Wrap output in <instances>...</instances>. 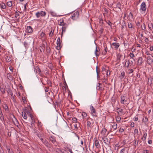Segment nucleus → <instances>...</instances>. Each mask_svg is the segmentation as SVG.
Returning a JSON list of instances; mask_svg holds the SVG:
<instances>
[{
	"mask_svg": "<svg viewBox=\"0 0 153 153\" xmlns=\"http://www.w3.org/2000/svg\"><path fill=\"white\" fill-rule=\"evenodd\" d=\"M49 140L53 144H54L56 142V138L55 137L53 136H51L49 138Z\"/></svg>",
	"mask_w": 153,
	"mask_h": 153,
	"instance_id": "nucleus-10",
	"label": "nucleus"
},
{
	"mask_svg": "<svg viewBox=\"0 0 153 153\" xmlns=\"http://www.w3.org/2000/svg\"><path fill=\"white\" fill-rule=\"evenodd\" d=\"M138 129L137 128L135 129L134 130V135H135L136 134H138Z\"/></svg>",
	"mask_w": 153,
	"mask_h": 153,
	"instance_id": "nucleus-45",
	"label": "nucleus"
},
{
	"mask_svg": "<svg viewBox=\"0 0 153 153\" xmlns=\"http://www.w3.org/2000/svg\"><path fill=\"white\" fill-rule=\"evenodd\" d=\"M124 131V129L123 128H120L119 129V131L120 133H122Z\"/></svg>",
	"mask_w": 153,
	"mask_h": 153,
	"instance_id": "nucleus-43",
	"label": "nucleus"
},
{
	"mask_svg": "<svg viewBox=\"0 0 153 153\" xmlns=\"http://www.w3.org/2000/svg\"><path fill=\"white\" fill-rule=\"evenodd\" d=\"M146 9V5L144 2H142L140 6V10L142 11H145Z\"/></svg>",
	"mask_w": 153,
	"mask_h": 153,
	"instance_id": "nucleus-5",
	"label": "nucleus"
},
{
	"mask_svg": "<svg viewBox=\"0 0 153 153\" xmlns=\"http://www.w3.org/2000/svg\"><path fill=\"white\" fill-rule=\"evenodd\" d=\"M129 56H130V59H133L134 62H135V60L134 58V54L133 53H130L129 54Z\"/></svg>",
	"mask_w": 153,
	"mask_h": 153,
	"instance_id": "nucleus-31",
	"label": "nucleus"
},
{
	"mask_svg": "<svg viewBox=\"0 0 153 153\" xmlns=\"http://www.w3.org/2000/svg\"><path fill=\"white\" fill-rule=\"evenodd\" d=\"M68 27V25L66 23H64L62 27V33L63 32H65L66 28Z\"/></svg>",
	"mask_w": 153,
	"mask_h": 153,
	"instance_id": "nucleus-8",
	"label": "nucleus"
},
{
	"mask_svg": "<svg viewBox=\"0 0 153 153\" xmlns=\"http://www.w3.org/2000/svg\"><path fill=\"white\" fill-rule=\"evenodd\" d=\"M125 61H126L125 63V65H127L126 66V67L127 68H128L129 67V66L130 64V62H129V60H127L126 59Z\"/></svg>",
	"mask_w": 153,
	"mask_h": 153,
	"instance_id": "nucleus-24",
	"label": "nucleus"
},
{
	"mask_svg": "<svg viewBox=\"0 0 153 153\" xmlns=\"http://www.w3.org/2000/svg\"><path fill=\"white\" fill-rule=\"evenodd\" d=\"M7 92L8 93H12V91L10 89H9L8 90V91H7Z\"/></svg>",
	"mask_w": 153,
	"mask_h": 153,
	"instance_id": "nucleus-61",
	"label": "nucleus"
},
{
	"mask_svg": "<svg viewBox=\"0 0 153 153\" xmlns=\"http://www.w3.org/2000/svg\"><path fill=\"white\" fill-rule=\"evenodd\" d=\"M134 71V70L132 69H128V73L129 74H130L133 73Z\"/></svg>",
	"mask_w": 153,
	"mask_h": 153,
	"instance_id": "nucleus-41",
	"label": "nucleus"
},
{
	"mask_svg": "<svg viewBox=\"0 0 153 153\" xmlns=\"http://www.w3.org/2000/svg\"><path fill=\"white\" fill-rule=\"evenodd\" d=\"M62 41L60 40V37H59L56 41L57 46L56 47V49L58 50H60L61 48V43Z\"/></svg>",
	"mask_w": 153,
	"mask_h": 153,
	"instance_id": "nucleus-2",
	"label": "nucleus"
},
{
	"mask_svg": "<svg viewBox=\"0 0 153 153\" xmlns=\"http://www.w3.org/2000/svg\"><path fill=\"white\" fill-rule=\"evenodd\" d=\"M147 135V133L146 132H144L143 134V137L142 138L143 141H145L146 140V138Z\"/></svg>",
	"mask_w": 153,
	"mask_h": 153,
	"instance_id": "nucleus-28",
	"label": "nucleus"
},
{
	"mask_svg": "<svg viewBox=\"0 0 153 153\" xmlns=\"http://www.w3.org/2000/svg\"><path fill=\"white\" fill-rule=\"evenodd\" d=\"M103 29L102 28H101L100 29V32L101 33H103Z\"/></svg>",
	"mask_w": 153,
	"mask_h": 153,
	"instance_id": "nucleus-58",
	"label": "nucleus"
},
{
	"mask_svg": "<svg viewBox=\"0 0 153 153\" xmlns=\"http://www.w3.org/2000/svg\"><path fill=\"white\" fill-rule=\"evenodd\" d=\"M145 54L148 55H151V54L148 51L146 52Z\"/></svg>",
	"mask_w": 153,
	"mask_h": 153,
	"instance_id": "nucleus-59",
	"label": "nucleus"
},
{
	"mask_svg": "<svg viewBox=\"0 0 153 153\" xmlns=\"http://www.w3.org/2000/svg\"><path fill=\"white\" fill-rule=\"evenodd\" d=\"M147 63L150 65H151L152 63L153 62L152 58L150 56H148L147 57Z\"/></svg>",
	"mask_w": 153,
	"mask_h": 153,
	"instance_id": "nucleus-6",
	"label": "nucleus"
},
{
	"mask_svg": "<svg viewBox=\"0 0 153 153\" xmlns=\"http://www.w3.org/2000/svg\"><path fill=\"white\" fill-rule=\"evenodd\" d=\"M120 44L119 43L116 42L113 43L111 45V46H112V48L115 49H117L119 47Z\"/></svg>",
	"mask_w": 153,
	"mask_h": 153,
	"instance_id": "nucleus-4",
	"label": "nucleus"
},
{
	"mask_svg": "<svg viewBox=\"0 0 153 153\" xmlns=\"http://www.w3.org/2000/svg\"><path fill=\"white\" fill-rule=\"evenodd\" d=\"M82 115L83 118L86 117L87 116L86 113L85 112H83L82 114Z\"/></svg>",
	"mask_w": 153,
	"mask_h": 153,
	"instance_id": "nucleus-44",
	"label": "nucleus"
},
{
	"mask_svg": "<svg viewBox=\"0 0 153 153\" xmlns=\"http://www.w3.org/2000/svg\"><path fill=\"white\" fill-rule=\"evenodd\" d=\"M104 51H105L104 52H103V54L104 55H105L106 54V53L107 51L108 48H107V46L106 45H104Z\"/></svg>",
	"mask_w": 153,
	"mask_h": 153,
	"instance_id": "nucleus-35",
	"label": "nucleus"
},
{
	"mask_svg": "<svg viewBox=\"0 0 153 153\" xmlns=\"http://www.w3.org/2000/svg\"><path fill=\"white\" fill-rule=\"evenodd\" d=\"M100 83H98L97 85V89H99L100 88Z\"/></svg>",
	"mask_w": 153,
	"mask_h": 153,
	"instance_id": "nucleus-56",
	"label": "nucleus"
},
{
	"mask_svg": "<svg viewBox=\"0 0 153 153\" xmlns=\"http://www.w3.org/2000/svg\"><path fill=\"white\" fill-rule=\"evenodd\" d=\"M22 114L23 118L25 119H26L27 118V116L26 114V112L23 111L22 112Z\"/></svg>",
	"mask_w": 153,
	"mask_h": 153,
	"instance_id": "nucleus-20",
	"label": "nucleus"
},
{
	"mask_svg": "<svg viewBox=\"0 0 153 153\" xmlns=\"http://www.w3.org/2000/svg\"><path fill=\"white\" fill-rule=\"evenodd\" d=\"M35 69L36 70V72L38 73L39 74L41 75V71L39 67L38 66H36L35 67Z\"/></svg>",
	"mask_w": 153,
	"mask_h": 153,
	"instance_id": "nucleus-19",
	"label": "nucleus"
},
{
	"mask_svg": "<svg viewBox=\"0 0 153 153\" xmlns=\"http://www.w3.org/2000/svg\"><path fill=\"white\" fill-rule=\"evenodd\" d=\"M54 32V30L52 31V30L51 31L50 33L49 34V36L50 37H52L53 35V33Z\"/></svg>",
	"mask_w": 153,
	"mask_h": 153,
	"instance_id": "nucleus-46",
	"label": "nucleus"
},
{
	"mask_svg": "<svg viewBox=\"0 0 153 153\" xmlns=\"http://www.w3.org/2000/svg\"><path fill=\"white\" fill-rule=\"evenodd\" d=\"M150 51H153V46L150 45V47L149 48Z\"/></svg>",
	"mask_w": 153,
	"mask_h": 153,
	"instance_id": "nucleus-48",
	"label": "nucleus"
},
{
	"mask_svg": "<svg viewBox=\"0 0 153 153\" xmlns=\"http://www.w3.org/2000/svg\"><path fill=\"white\" fill-rule=\"evenodd\" d=\"M13 116L14 117V119H13V122L14 123V124L17 126H18L19 123L18 122V120H17V119L15 117L14 115H13Z\"/></svg>",
	"mask_w": 153,
	"mask_h": 153,
	"instance_id": "nucleus-16",
	"label": "nucleus"
},
{
	"mask_svg": "<svg viewBox=\"0 0 153 153\" xmlns=\"http://www.w3.org/2000/svg\"><path fill=\"white\" fill-rule=\"evenodd\" d=\"M27 32L28 33H32L33 32V29L31 26H27L26 28Z\"/></svg>",
	"mask_w": 153,
	"mask_h": 153,
	"instance_id": "nucleus-15",
	"label": "nucleus"
},
{
	"mask_svg": "<svg viewBox=\"0 0 153 153\" xmlns=\"http://www.w3.org/2000/svg\"><path fill=\"white\" fill-rule=\"evenodd\" d=\"M0 7L1 9H5L6 7V5L3 2H1L0 3Z\"/></svg>",
	"mask_w": 153,
	"mask_h": 153,
	"instance_id": "nucleus-22",
	"label": "nucleus"
},
{
	"mask_svg": "<svg viewBox=\"0 0 153 153\" xmlns=\"http://www.w3.org/2000/svg\"><path fill=\"white\" fill-rule=\"evenodd\" d=\"M118 109H119V111L121 113L123 111V109L122 108H118Z\"/></svg>",
	"mask_w": 153,
	"mask_h": 153,
	"instance_id": "nucleus-63",
	"label": "nucleus"
},
{
	"mask_svg": "<svg viewBox=\"0 0 153 153\" xmlns=\"http://www.w3.org/2000/svg\"><path fill=\"white\" fill-rule=\"evenodd\" d=\"M36 16L37 18H39L40 16L39 12H37L36 13Z\"/></svg>",
	"mask_w": 153,
	"mask_h": 153,
	"instance_id": "nucleus-42",
	"label": "nucleus"
},
{
	"mask_svg": "<svg viewBox=\"0 0 153 153\" xmlns=\"http://www.w3.org/2000/svg\"><path fill=\"white\" fill-rule=\"evenodd\" d=\"M90 107L91 115L93 117H97V113L95 108L92 105H90Z\"/></svg>",
	"mask_w": 153,
	"mask_h": 153,
	"instance_id": "nucleus-1",
	"label": "nucleus"
},
{
	"mask_svg": "<svg viewBox=\"0 0 153 153\" xmlns=\"http://www.w3.org/2000/svg\"><path fill=\"white\" fill-rule=\"evenodd\" d=\"M107 131V129L105 128H104L102 129V130L101 132V133L103 135V136L105 137L106 136L107 134L106 135V133Z\"/></svg>",
	"mask_w": 153,
	"mask_h": 153,
	"instance_id": "nucleus-14",
	"label": "nucleus"
},
{
	"mask_svg": "<svg viewBox=\"0 0 153 153\" xmlns=\"http://www.w3.org/2000/svg\"><path fill=\"white\" fill-rule=\"evenodd\" d=\"M121 4L120 2H118L116 5V7L118 8L121 10Z\"/></svg>",
	"mask_w": 153,
	"mask_h": 153,
	"instance_id": "nucleus-38",
	"label": "nucleus"
},
{
	"mask_svg": "<svg viewBox=\"0 0 153 153\" xmlns=\"http://www.w3.org/2000/svg\"><path fill=\"white\" fill-rule=\"evenodd\" d=\"M125 73L124 71H122L121 73V74L119 76L120 78L121 79H123L124 77V76H125Z\"/></svg>",
	"mask_w": 153,
	"mask_h": 153,
	"instance_id": "nucleus-26",
	"label": "nucleus"
},
{
	"mask_svg": "<svg viewBox=\"0 0 153 153\" xmlns=\"http://www.w3.org/2000/svg\"><path fill=\"white\" fill-rule=\"evenodd\" d=\"M79 13L78 11H76L72 14L71 18L73 20H76L78 17Z\"/></svg>",
	"mask_w": 153,
	"mask_h": 153,
	"instance_id": "nucleus-3",
	"label": "nucleus"
},
{
	"mask_svg": "<svg viewBox=\"0 0 153 153\" xmlns=\"http://www.w3.org/2000/svg\"><path fill=\"white\" fill-rule=\"evenodd\" d=\"M10 94L11 96V98L12 99L13 98H14L13 94L12 92Z\"/></svg>",
	"mask_w": 153,
	"mask_h": 153,
	"instance_id": "nucleus-62",
	"label": "nucleus"
},
{
	"mask_svg": "<svg viewBox=\"0 0 153 153\" xmlns=\"http://www.w3.org/2000/svg\"><path fill=\"white\" fill-rule=\"evenodd\" d=\"M47 84L50 86H51V82L49 80H48V81H47Z\"/></svg>",
	"mask_w": 153,
	"mask_h": 153,
	"instance_id": "nucleus-54",
	"label": "nucleus"
},
{
	"mask_svg": "<svg viewBox=\"0 0 153 153\" xmlns=\"http://www.w3.org/2000/svg\"><path fill=\"white\" fill-rule=\"evenodd\" d=\"M128 27L130 28H131L132 27V25L131 23L128 24Z\"/></svg>",
	"mask_w": 153,
	"mask_h": 153,
	"instance_id": "nucleus-55",
	"label": "nucleus"
},
{
	"mask_svg": "<svg viewBox=\"0 0 153 153\" xmlns=\"http://www.w3.org/2000/svg\"><path fill=\"white\" fill-rule=\"evenodd\" d=\"M39 12L40 16H45L46 15V13L45 11H41Z\"/></svg>",
	"mask_w": 153,
	"mask_h": 153,
	"instance_id": "nucleus-32",
	"label": "nucleus"
},
{
	"mask_svg": "<svg viewBox=\"0 0 153 153\" xmlns=\"http://www.w3.org/2000/svg\"><path fill=\"white\" fill-rule=\"evenodd\" d=\"M42 142L45 146L47 147H48L49 146V143L48 141L45 139H44V140L42 141Z\"/></svg>",
	"mask_w": 153,
	"mask_h": 153,
	"instance_id": "nucleus-21",
	"label": "nucleus"
},
{
	"mask_svg": "<svg viewBox=\"0 0 153 153\" xmlns=\"http://www.w3.org/2000/svg\"><path fill=\"white\" fill-rule=\"evenodd\" d=\"M126 147H125L123 149L120 151V153H124L125 152V151L126 149Z\"/></svg>",
	"mask_w": 153,
	"mask_h": 153,
	"instance_id": "nucleus-47",
	"label": "nucleus"
},
{
	"mask_svg": "<svg viewBox=\"0 0 153 153\" xmlns=\"http://www.w3.org/2000/svg\"><path fill=\"white\" fill-rule=\"evenodd\" d=\"M23 111H25L26 113L27 114L28 116H30V118H32V117L33 116V115L30 113L28 111H27L26 109H23Z\"/></svg>",
	"mask_w": 153,
	"mask_h": 153,
	"instance_id": "nucleus-18",
	"label": "nucleus"
},
{
	"mask_svg": "<svg viewBox=\"0 0 153 153\" xmlns=\"http://www.w3.org/2000/svg\"><path fill=\"white\" fill-rule=\"evenodd\" d=\"M153 80V76H150L148 79V84L151 85L152 84V81Z\"/></svg>",
	"mask_w": 153,
	"mask_h": 153,
	"instance_id": "nucleus-12",
	"label": "nucleus"
},
{
	"mask_svg": "<svg viewBox=\"0 0 153 153\" xmlns=\"http://www.w3.org/2000/svg\"><path fill=\"white\" fill-rule=\"evenodd\" d=\"M72 120L73 121L75 122H76L77 119L76 118L74 117L72 118Z\"/></svg>",
	"mask_w": 153,
	"mask_h": 153,
	"instance_id": "nucleus-52",
	"label": "nucleus"
},
{
	"mask_svg": "<svg viewBox=\"0 0 153 153\" xmlns=\"http://www.w3.org/2000/svg\"><path fill=\"white\" fill-rule=\"evenodd\" d=\"M112 128H113V131L116 130L117 128V125L115 123H113L111 124Z\"/></svg>",
	"mask_w": 153,
	"mask_h": 153,
	"instance_id": "nucleus-13",
	"label": "nucleus"
},
{
	"mask_svg": "<svg viewBox=\"0 0 153 153\" xmlns=\"http://www.w3.org/2000/svg\"><path fill=\"white\" fill-rule=\"evenodd\" d=\"M107 23L111 27V22H110V21L108 20V22H107Z\"/></svg>",
	"mask_w": 153,
	"mask_h": 153,
	"instance_id": "nucleus-51",
	"label": "nucleus"
},
{
	"mask_svg": "<svg viewBox=\"0 0 153 153\" xmlns=\"http://www.w3.org/2000/svg\"><path fill=\"white\" fill-rule=\"evenodd\" d=\"M148 121V119L146 117H143L142 121L143 122L146 123Z\"/></svg>",
	"mask_w": 153,
	"mask_h": 153,
	"instance_id": "nucleus-30",
	"label": "nucleus"
},
{
	"mask_svg": "<svg viewBox=\"0 0 153 153\" xmlns=\"http://www.w3.org/2000/svg\"><path fill=\"white\" fill-rule=\"evenodd\" d=\"M148 152L149 151L147 150H144L143 151V153H148Z\"/></svg>",
	"mask_w": 153,
	"mask_h": 153,
	"instance_id": "nucleus-64",
	"label": "nucleus"
},
{
	"mask_svg": "<svg viewBox=\"0 0 153 153\" xmlns=\"http://www.w3.org/2000/svg\"><path fill=\"white\" fill-rule=\"evenodd\" d=\"M148 27L149 29L151 30H152V29H153V24L151 22L149 23L148 25Z\"/></svg>",
	"mask_w": 153,
	"mask_h": 153,
	"instance_id": "nucleus-23",
	"label": "nucleus"
},
{
	"mask_svg": "<svg viewBox=\"0 0 153 153\" xmlns=\"http://www.w3.org/2000/svg\"><path fill=\"white\" fill-rule=\"evenodd\" d=\"M121 118L120 116H117L116 117V121L118 123H120V121L121 120Z\"/></svg>",
	"mask_w": 153,
	"mask_h": 153,
	"instance_id": "nucleus-33",
	"label": "nucleus"
},
{
	"mask_svg": "<svg viewBox=\"0 0 153 153\" xmlns=\"http://www.w3.org/2000/svg\"><path fill=\"white\" fill-rule=\"evenodd\" d=\"M45 34L43 32H42L41 34L40 35V38L42 39V38H44L45 37Z\"/></svg>",
	"mask_w": 153,
	"mask_h": 153,
	"instance_id": "nucleus-34",
	"label": "nucleus"
},
{
	"mask_svg": "<svg viewBox=\"0 0 153 153\" xmlns=\"http://www.w3.org/2000/svg\"><path fill=\"white\" fill-rule=\"evenodd\" d=\"M99 23H100V25L102 26L103 24V20L102 19H101L100 18H99Z\"/></svg>",
	"mask_w": 153,
	"mask_h": 153,
	"instance_id": "nucleus-39",
	"label": "nucleus"
},
{
	"mask_svg": "<svg viewBox=\"0 0 153 153\" xmlns=\"http://www.w3.org/2000/svg\"><path fill=\"white\" fill-rule=\"evenodd\" d=\"M6 148L8 153H14L12 149H10L9 147L7 146Z\"/></svg>",
	"mask_w": 153,
	"mask_h": 153,
	"instance_id": "nucleus-29",
	"label": "nucleus"
},
{
	"mask_svg": "<svg viewBox=\"0 0 153 153\" xmlns=\"http://www.w3.org/2000/svg\"><path fill=\"white\" fill-rule=\"evenodd\" d=\"M121 101L120 102L122 104H124V102H126V100H125V96L122 95L120 97Z\"/></svg>",
	"mask_w": 153,
	"mask_h": 153,
	"instance_id": "nucleus-11",
	"label": "nucleus"
},
{
	"mask_svg": "<svg viewBox=\"0 0 153 153\" xmlns=\"http://www.w3.org/2000/svg\"><path fill=\"white\" fill-rule=\"evenodd\" d=\"M143 59L141 57H139L137 61V65L139 66L141 65L143 63Z\"/></svg>",
	"mask_w": 153,
	"mask_h": 153,
	"instance_id": "nucleus-7",
	"label": "nucleus"
},
{
	"mask_svg": "<svg viewBox=\"0 0 153 153\" xmlns=\"http://www.w3.org/2000/svg\"><path fill=\"white\" fill-rule=\"evenodd\" d=\"M94 142H95V145L96 148H99L100 146V145H99V141L98 140H97V138L96 137L94 138Z\"/></svg>",
	"mask_w": 153,
	"mask_h": 153,
	"instance_id": "nucleus-9",
	"label": "nucleus"
},
{
	"mask_svg": "<svg viewBox=\"0 0 153 153\" xmlns=\"http://www.w3.org/2000/svg\"><path fill=\"white\" fill-rule=\"evenodd\" d=\"M91 125L92 123L89 120H88L87 121V126L88 128H91Z\"/></svg>",
	"mask_w": 153,
	"mask_h": 153,
	"instance_id": "nucleus-25",
	"label": "nucleus"
},
{
	"mask_svg": "<svg viewBox=\"0 0 153 153\" xmlns=\"http://www.w3.org/2000/svg\"><path fill=\"white\" fill-rule=\"evenodd\" d=\"M22 100L23 102L24 103H25V100H26L25 97H22Z\"/></svg>",
	"mask_w": 153,
	"mask_h": 153,
	"instance_id": "nucleus-50",
	"label": "nucleus"
},
{
	"mask_svg": "<svg viewBox=\"0 0 153 153\" xmlns=\"http://www.w3.org/2000/svg\"><path fill=\"white\" fill-rule=\"evenodd\" d=\"M148 143L149 144H151L152 143V140H149L148 141Z\"/></svg>",
	"mask_w": 153,
	"mask_h": 153,
	"instance_id": "nucleus-60",
	"label": "nucleus"
},
{
	"mask_svg": "<svg viewBox=\"0 0 153 153\" xmlns=\"http://www.w3.org/2000/svg\"><path fill=\"white\" fill-rule=\"evenodd\" d=\"M11 60V58L10 56H6V61L7 62H9Z\"/></svg>",
	"mask_w": 153,
	"mask_h": 153,
	"instance_id": "nucleus-37",
	"label": "nucleus"
},
{
	"mask_svg": "<svg viewBox=\"0 0 153 153\" xmlns=\"http://www.w3.org/2000/svg\"><path fill=\"white\" fill-rule=\"evenodd\" d=\"M3 107L5 111H9V109L8 108V107L7 105L6 104H4Z\"/></svg>",
	"mask_w": 153,
	"mask_h": 153,
	"instance_id": "nucleus-27",
	"label": "nucleus"
},
{
	"mask_svg": "<svg viewBox=\"0 0 153 153\" xmlns=\"http://www.w3.org/2000/svg\"><path fill=\"white\" fill-rule=\"evenodd\" d=\"M134 145H136V144L137 145H138V140H137V141L136 140H134Z\"/></svg>",
	"mask_w": 153,
	"mask_h": 153,
	"instance_id": "nucleus-49",
	"label": "nucleus"
},
{
	"mask_svg": "<svg viewBox=\"0 0 153 153\" xmlns=\"http://www.w3.org/2000/svg\"><path fill=\"white\" fill-rule=\"evenodd\" d=\"M31 120H32V124L34 123L35 122V119L33 118V116L32 117V118H31Z\"/></svg>",
	"mask_w": 153,
	"mask_h": 153,
	"instance_id": "nucleus-53",
	"label": "nucleus"
},
{
	"mask_svg": "<svg viewBox=\"0 0 153 153\" xmlns=\"http://www.w3.org/2000/svg\"><path fill=\"white\" fill-rule=\"evenodd\" d=\"M7 4L8 7H10L12 5V2L11 1H9L7 3Z\"/></svg>",
	"mask_w": 153,
	"mask_h": 153,
	"instance_id": "nucleus-36",
	"label": "nucleus"
},
{
	"mask_svg": "<svg viewBox=\"0 0 153 153\" xmlns=\"http://www.w3.org/2000/svg\"><path fill=\"white\" fill-rule=\"evenodd\" d=\"M95 54L96 56H98L100 54V49L98 48V49L97 48V47H96V50L95 52Z\"/></svg>",
	"mask_w": 153,
	"mask_h": 153,
	"instance_id": "nucleus-17",
	"label": "nucleus"
},
{
	"mask_svg": "<svg viewBox=\"0 0 153 153\" xmlns=\"http://www.w3.org/2000/svg\"><path fill=\"white\" fill-rule=\"evenodd\" d=\"M35 133H36V135L38 136V137L39 138H40L41 137H42V135L40 134V133L39 132H35Z\"/></svg>",
	"mask_w": 153,
	"mask_h": 153,
	"instance_id": "nucleus-40",
	"label": "nucleus"
},
{
	"mask_svg": "<svg viewBox=\"0 0 153 153\" xmlns=\"http://www.w3.org/2000/svg\"><path fill=\"white\" fill-rule=\"evenodd\" d=\"M134 122H132L131 123L130 126L131 127H133L134 126Z\"/></svg>",
	"mask_w": 153,
	"mask_h": 153,
	"instance_id": "nucleus-57",
	"label": "nucleus"
}]
</instances>
